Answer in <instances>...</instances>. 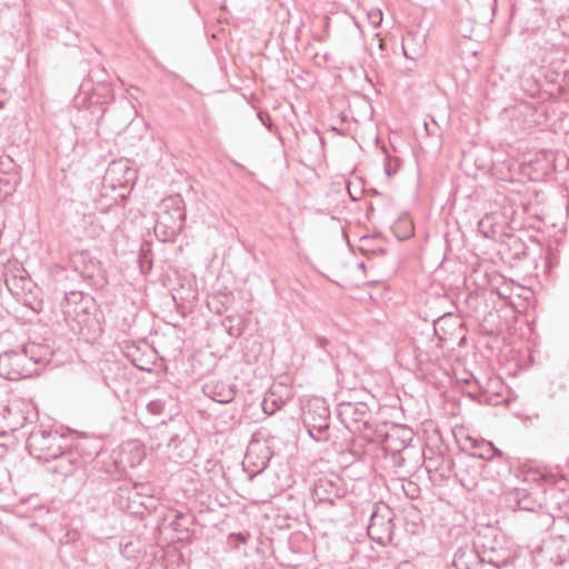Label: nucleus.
I'll use <instances>...</instances> for the list:
<instances>
[{
	"label": "nucleus",
	"mask_w": 569,
	"mask_h": 569,
	"mask_svg": "<svg viewBox=\"0 0 569 569\" xmlns=\"http://www.w3.org/2000/svg\"><path fill=\"white\" fill-rule=\"evenodd\" d=\"M425 128H426L427 131H429V127H428L427 122H425Z\"/></svg>",
	"instance_id": "obj_36"
},
{
	"label": "nucleus",
	"mask_w": 569,
	"mask_h": 569,
	"mask_svg": "<svg viewBox=\"0 0 569 569\" xmlns=\"http://www.w3.org/2000/svg\"><path fill=\"white\" fill-rule=\"evenodd\" d=\"M438 460H441L442 463H447V470H450V467L453 468L455 477L458 481L468 490H471L477 483V475L478 471L470 467L467 461L459 459L458 461L445 460L443 458H429L426 460V468L428 471L439 470Z\"/></svg>",
	"instance_id": "obj_6"
},
{
	"label": "nucleus",
	"mask_w": 569,
	"mask_h": 569,
	"mask_svg": "<svg viewBox=\"0 0 569 569\" xmlns=\"http://www.w3.org/2000/svg\"><path fill=\"white\" fill-rule=\"evenodd\" d=\"M71 440L63 432L39 427L30 432L27 439V448L36 459L51 461L70 447Z\"/></svg>",
	"instance_id": "obj_3"
},
{
	"label": "nucleus",
	"mask_w": 569,
	"mask_h": 569,
	"mask_svg": "<svg viewBox=\"0 0 569 569\" xmlns=\"http://www.w3.org/2000/svg\"><path fill=\"white\" fill-rule=\"evenodd\" d=\"M52 460L56 461V463L49 470L52 473L63 477L72 475L74 470L80 468L82 465L79 453L72 449V440L70 441V447L67 450H63L61 456L53 458Z\"/></svg>",
	"instance_id": "obj_11"
},
{
	"label": "nucleus",
	"mask_w": 569,
	"mask_h": 569,
	"mask_svg": "<svg viewBox=\"0 0 569 569\" xmlns=\"http://www.w3.org/2000/svg\"><path fill=\"white\" fill-rule=\"evenodd\" d=\"M426 39L416 32H407L402 38V52L406 59L418 60L425 54Z\"/></svg>",
	"instance_id": "obj_15"
},
{
	"label": "nucleus",
	"mask_w": 569,
	"mask_h": 569,
	"mask_svg": "<svg viewBox=\"0 0 569 569\" xmlns=\"http://www.w3.org/2000/svg\"><path fill=\"white\" fill-rule=\"evenodd\" d=\"M342 495L341 479L337 475L320 477L315 482L313 497L319 502L333 505L335 500Z\"/></svg>",
	"instance_id": "obj_7"
},
{
	"label": "nucleus",
	"mask_w": 569,
	"mask_h": 569,
	"mask_svg": "<svg viewBox=\"0 0 569 569\" xmlns=\"http://www.w3.org/2000/svg\"><path fill=\"white\" fill-rule=\"evenodd\" d=\"M202 391L218 403H230L236 397L234 386L223 381H208L202 387Z\"/></svg>",
	"instance_id": "obj_14"
},
{
	"label": "nucleus",
	"mask_w": 569,
	"mask_h": 569,
	"mask_svg": "<svg viewBox=\"0 0 569 569\" xmlns=\"http://www.w3.org/2000/svg\"><path fill=\"white\" fill-rule=\"evenodd\" d=\"M50 361L48 347L30 342L20 349L6 350L0 353V377L18 381L40 372L41 367Z\"/></svg>",
	"instance_id": "obj_1"
},
{
	"label": "nucleus",
	"mask_w": 569,
	"mask_h": 569,
	"mask_svg": "<svg viewBox=\"0 0 569 569\" xmlns=\"http://www.w3.org/2000/svg\"><path fill=\"white\" fill-rule=\"evenodd\" d=\"M440 476H441V477H445V476H446V471H445V469H443V468H441Z\"/></svg>",
	"instance_id": "obj_35"
},
{
	"label": "nucleus",
	"mask_w": 569,
	"mask_h": 569,
	"mask_svg": "<svg viewBox=\"0 0 569 569\" xmlns=\"http://www.w3.org/2000/svg\"><path fill=\"white\" fill-rule=\"evenodd\" d=\"M70 267L83 279H92L99 269V261L89 251H74L70 256Z\"/></svg>",
	"instance_id": "obj_10"
},
{
	"label": "nucleus",
	"mask_w": 569,
	"mask_h": 569,
	"mask_svg": "<svg viewBox=\"0 0 569 569\" xmlns=\"http://www.w3.org/2000/svg\"><path fill=\"white\" fill-rule=\"evenodd\" d=\"M476 448L477 451L473 453V457H479L483 460H492L495 457L502 455L501 451L489 441H482L480 445H477Z\"/></svg>",
	"instance_id": "obj_21"
},
{
	"label": "nucleus",
	"mask_w": 569,
	"mask_h": 569,
	"mask_svg": "<svg viewBox=\"0 0 569 569\" xmlns=\"http://www.w3.org/2000/svg\"><path fill=\"white\" fill-rule=\"evenodd\" d=\"M118 166H119V164L113 163V164L108 169L107 174H108V176L112 174V173L116 171V169H117V167H118Z\"/></svg>",
	"instance_id": "obj_30"
},
{
	"label": "nucleus",
	"mask_w": 569,
	"mask_h": 569,
	"mask_svg": "<svg viewBox=\"0 0 569 569\" xmlns=\"http://www.w3.org/2000/svg\"><path fill=\"white\" fill-rule=\"evenodd\" d=\"M313 341H315V346L318 349L322 350L325 356L328 358L329 353L326 350V348H327V346L329 343L328 339L325 338V337H321V336H315Z\"/></svg>",
	"instance_id": "obj_24"
},
{
	"label": "nucleus",
	"mask_w": 569,
	"mask_h": 569,
	"mask_svg": "<svg viewBox=\"0 0 569 569\" xmlns=\"http://www.w3.org/2000/svg\"><path fill=\"white\" fill-rule=\"evenodd\" d=\"M183 221L184 214L179 208L173 209L172 212L169 210H164L158 216L156 229L164 227L170 229L171 233H174L181 230Z\"/></svg>",
	"instance_id": "obj_18"
},
{
	"label": "nucleus",
	"mask_w": 569,
	"mask_h": 569,
	"mask_svg": "<svg viewBox=\"0 0 569 569\" xmlns=\"http://www.w3.org/2000/svg\"><path fill=\"white\" fill-rule=\"evenodd\" d=\"M104 383L107 387H109L110 389L113 390V392H116L114 388L109 383V381L107 380V378H104Z\"/></svg>",
	"instance_id": "obj_33"
},
{
	"label": "nucleus",
	"mask_w": 569,
	"mask_h": 569,
	"mask_svg": "<svg viewBox=\"0 0 569 569\" xmlns=\"http://www.w3.org/2000/svg\"><path fill=\"white\" fill-rule=\"evenodd\" d=\"M349 194L353 201L358 200V197L353 196L350 188H348Z\"/></svg>",
	"instance_id": "obj_34"
},
{
	"label": "nucleus",
	"mask_w": 569,
	"mask_h": 569,
	"mask_svg": "<svg viewBox=\"0 0 569 569\" xmlns=\"http://www.w3.org/2000/svg\"><path fill=\"white\" fill-rule=\"evenodd\" d=\"M178 443H180V445H181V440H180V438H179L178 436H172V437L168 440V442H167V447H168L169 449H171V448L176 449V448L178 447Z\"/></svg>",
	"instance_id": "obj_27"
},
{
	"label": "nucleus",
	"mask_w": 569,
	"mask_h": 569,
	"mask_svg": "<svg viewBox=\"0 0 569 569\" xmlns=\"http://www.w3.org/2000/svg\"><path fill=\"white\" fill-rule=\"evenodd\" d=\"M368 22L372 28H378L382 22V11L378 8H373L367 13Z\"/></svg>",
	"instance_id": "obj_23"
},
{
	"label": "nucleus",
	"mask_w": 569,
	"mask_h": 569,
	"mask_svg": "<svg viewBox=\"0 0 569 569\" xmlns=\"http://www.w3.org/2000/svg\"><path fill=\"white\" fill-rule=\"evenodd\" d=\"M510 505L520 510L533 511L539 506L527 488H515L508 493Z\"/></svg>",
	"instance_id": "obj_16"
},
{
	"label": "nucleus",
	"mask_w": 569,
	"mask_h": 569,
	"mask_svg": "<svg viewBox=\"0 0 569 569\" xmlns=\"http://www.w3.org/2000/svg\"><path fill=\"white\" fill-rule=\"evenodd\" d=\"M81 300V295L78 292H70V296L66 297V305L63 306V315L66 320L69 322L73 331L81 332L82 323L89 319L87 308L79 305L77 300Z\"/></svg>",
	"instance_id": "obj_8"
},
{
	"label": "nucleus",
	"mask_w": 569,
	"mask_h": 569,
	"mask_svg": "<svg viewBox=\"0 0 569 569\" xmlns=\"http://www.w3.org/2000/svg\"><path fill=\"white\" fill-rule=\"evenodd\" d=\"M284 403L286 400L281 396H278L276 389L272 388L266 393L261 407L263 412L270 416L279 410Z\"/></svg>",
	"instance_id": "obj_20"
},
{
	"label": "nucleus",
	"mask_w": 569,
	"mask_h": 569,
	"mask_svg": "<svg viewBox=\"0 0 569 569\" xmlns=\"http://www.w3.org/2000/svg\"><path fill=\"white\" fill-rule=\"evenodd\" d=\"M2 107V101L0 100V108Z\"/></svg>",
	"instance_id": "obj_38"
},
{
	"label": "nucleus",
	"mask_w": 569,
	"mask_h": 569,
	"mask_svg": "<svg viewBox=\"0 0 569 569\" xmlns=\"http://www.w3.org/2000/svg\"><path fill=\"white\" fill-rule=\"evenodd\" d=\"M481 562L480 553L476 548V540L457 548L453 553L452 566L456 569H473Z\"/></svg>",
	"instance_id": "obj_12"
},
{
	"label": "nucleus",
	"mask_w": 569,
	"mask_h": 569,
	"mask_svg": "<svg viewBox=\"0 0 569 569\" xmlns=\"http://www.w3.org/2000/svg\"><path fill=\"white\" fill-rule=\"evenodd\" d=\"M412 440V429L407 427H396L386 436L385 450L390 455L405 452Z\"/></svg>",
	"instance_id": "obj_9"
},
{
	"label": "nucleus",
	"mask_w": 569,
	"mask_h": 569,
	"mask_svg": "<svg viewBox=\"0 0 569 569\" xmlns=\"http://www.w3.org/2000/svg\"><path fill=\"white\" fill-rule=\"evenodd\" d=\"M303 425L313 440H329L330 411L323 400L316 399L307 405L303 410Z\"/></svg>",
	"instance_id": "obj_4"
},
{
	"label": "nucleus",
	"mask_w": 569,
	"mask_h": 569,
	"mask_svg": "<svg viewBox=\"0 0 569 569\" xmlns=\"http://www.w3.org/2000/svg\"><path fill=\"white\" fill-rule=\"evenodd\" d=\"M386 172L388 176L393 174L396 171L389 170V166H386Z\"/></svg>",
	"instance_id": "obj_32"
},
{
	"label": "nucleus",
	"mask_w": 569,
	"mask_h": 569,
	"mask_svg": "<svg viewBox=\"0 0 569 569\" xmlns=\"http://www.w3.org/2000/svg\"><path fill=\"white\" fill-rule=\"evenodd\" d=\"M270 460L268 448L263 445H250L244 456V462L253 465L258 471L267 468Z\"/></svg>",
	"instance_id": "obj_17"
},
{
	"label": "nucleus",
	"mask_w": 569,
	"mask_h": 569,
	"mask_svg": "<svg viewBox=\"0 0 569 569\" xmlns=\"http://www.w3.org/2000/svg\"><path fill=\"white\" fill-rule=\"evenodd\" d=\"M164 408H166V400H162V399L150 400L146 406L147 411L153 416H159V415L163 413Z\"/></svg>",
	"instance_id": "obj_22"
},
{
	"label": "nucleus",
	"mask_w": 569,
	"mask_h": 569,
	"mask_svg": "<svg viewBox=\"0 0 569 569\" xmlns=\"http://www.w3.org/2000/svg\"><path fill=\"white\" fill-rule=\"evenodd\" d=\"M258 117L260 119V121L267 127V128H270L271 126V119L268 114H263L262 112H259L258 113Z\"/></svg>",
	"instance_id": "obj_28"
},
{
	"label": "nucleus",
	"mask_w": 569,
	"mask_h": 569,
	"mask_svg": "<svg viewBox=\"0 0 569 569\" xmlns=\"http://www.w3.org/2000/svg\"><path fill=\"white\" fill-rule=\"evenodd\" d=\"M249 537H250L249 533H243V532H237V533L230 535V539H236L238 543H246L248 541Z\"/></svg>",
	"instance_id": "obj_25"
},
{
	"label": "nucleus",
	"mask_w": 569,
	"mask_h": 569,
	"mask_svg": "<svg viewBox=\"0 0 569 569\" xmlns=\"http://www.w3.org/2000/svg\"><path fill=\"white\" fill-rule=\"evenodd\" d=\"M406 223L408 224V230H407V236L406 237H408V236H410L412 233V226H411V223L409 221H406Z\"/></svg>",
	"instance_id": "obj_31"
},
{
	"label": "nucleus",
	"mask_w": 569,
	"mask_h": 569,
	"mask_svg": "<svg viewBox=\"0 0 569 569\" xmlns=\"http://www.w3.org/2000/svg\"><path fill=\"white\" fill-rule=\"evenodd\" d=\"M6 286L12 296L20 298L31 291V280L26 277L11 276L6 278Z\"/></svg>",
	"instance_id": "obj_19"
},
{
	"label": "nucleus",
	"mask_w": 569,
	"mask_h": 569,
	"mask_svg": "<svg viewBox=\"0 0 569 569\" xmlns=\"http://www.w3.org/2000/svg\"><path fill=\"white\" fill-rule=\"evenodd\" d=\"M124 107L129 111V116H128V119H127L128 122H129V121H131L132 113H134V107L130 102H128V101L126 102Z\"/></svg>",
	"instance_id": "obj_29"
},
{
	"label": "nucleus",
	"mask_w": 569,
	"mask_h": 569,
	"mask_svg": "<svg viewBox=\"0 0 569 569\" xmlns=\"http://www.w3.org/2000/svg\"><path fill=\"white\" fill-rule=\"evenodd\" d=\"M476 548L480 553V560L497 569L510 565L516 551L508 538L492 527L480 530L476 537Z\"/></svg>",
	"instance_id": "obj_2"
},
{
	"label": "nucleus",
	"mask_w": 569,
	"mask_h": 569,
	"mask_svg": "<svg viewBox=\"0 0 569 569\" xmlns=\"http://www.w3.org/2000/svg\"><path fill=\"white\" fill-rule=\"evenodd\" d=\"M338 415L347 428H351V423H366L368 408L362 402H342L338 406Z\"/></svg>",
	"instance_id": "obj_13"
},
{
	"label": "nucleus",
	"mask_w": 569,
	"mask_h": 569,
	"mask_svg": "<svg viewBox=\"0 0 569 569\" xmlns=\"http://www.w3.org/2000/svg\"><path fill=\"white\" fill-rule=\"evenodd\" d=\"M392 456V460H393V465L398 468H401L403 467L405 465V461H406V458L403 456V452H400V453H396V455H391Z\"/></svg>",
	"instance_id": "obj_26"
},
{
	"label": "nucleus",
	"mask_w": 569,
	"mask_h": 569,
	"mask_svg": "<svg viewBox=\"0 0 569 569\" xmlns=\"http://www.w3.org/2000/svg\"><path fill=\"white\" fill-rule=\"evenodd\" d=\"M131 89L134 91H139V89L137 87H131Z\"/></svg>",
	"instance_id": "obj_37"
},
{
	"label": "nucleus",
	"mask_w": 569,
	"mask_h": 569,
	"mask_svg": "<svg viewBox=\"0 0 569 569\" xmlns=\"http://www.w3.org/2000/svg\"><path fill=\"white\" fill-rule=\"evenodd\" d=\"M393 528L392 511L386 505H376L367 527L369 538L386 546L392 540Z\"/></svg>",
	"instance_id": "obj_5"
}]
</instances>
